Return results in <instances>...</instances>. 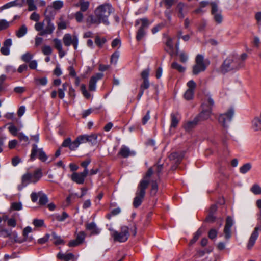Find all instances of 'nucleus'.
Masks as SVG:
<instances>
[{
  "mask_svg": "<svg viewBox=\"0 0 261 261\" xmlns=\"http://www.w3.org/2000/svg\"><path fill=\"white\" fill-rule=\"evenodd\" d=\"M114 11L113 8L109 4L101 5L95 10V16L90 15L87 21L90 24L99 25L103 23L105 25H109L108 17Z\"/></svg>",
  "mask_w": 261,
  "mask_h": 261,
  "instance_id": "obj_1",
  "label": "nucleus"
},
{
  "mask_svg": "<svg viewBox=\"0 0 261 261\" xmlns=\"http://www.w3.org/2000/svg\"><path fill=\"white\" fill-rule=\"evenodd\" d=\"M153 171L152 168H150L143 178L140 181L138 185L137 190L136 193V196L133 201V205L135 207H138L140 206L144 198L145 195V190L147 188L150 181V178L152 175Z\"/></svg>",
  "mask_w": 261,
  "mask_h": 261,
  "instance_id": "obj_2",
  "label": "nucleus"
},
{
  "mask_svg": "<svg viewBox=\"0 0 261 261\" xmlns=\"http://www.w3.org/2000/svg\"><path fill=\"white\" fill-rule=\"evenodd\" d=\"M97 136L95 134L91 135H82L79 136L75 140L71 141L70 138L66 139L62 143V146L68 147L71 150H75L80 145L87 142L95 143L96 141Z\"/></svg>",
  "mask_w": 261,
  "mask_h": 261,
  "instance_id": "obj_3",
  "label": "nucleus"
},
{
  "mask_svg": "<svg viewBox=\"0 0 261 261\" xmlns=\"http://www.w3.org/2000/svg\"><path fill=\"white\" fill-rule=\"evenodd\" d=\"M214 105V101L210 95L206 96V99L201 105L202 111L196 117L198 118L199 121L208 119L212 114V107Z\"/></svg>",
  "mask_w": 261,
  "mask_h": 261,
  "instance_id": "obj_4",
  "label": "nucleus"
},
{
  "mask_svg": "<svg viewBox=\"0 0 261 261\" xmlns=\"http://www.w3.org/2000/svg\"><path fill=\"white\" fill-rule=\"evenodd\" d=\"M244 64L239 62L236 56H231L227 58L223 62L221 70L223 72H227L232 70H238L243 67Z\"/></svg>",
  "mask_w": 261,
  "mask_h": 261,
  "instance_id": "obj_5",
  "label": "nucleus"
},
{
  "mask_svg": "<svg viewBox=\"0 0 261 261\" xmlns=\"http://www.w3.org/2000/svg\"><path fill=\"white\" fill-rule=\"evenodd\" d=\"M109 230L112 231L111 234L115 241L125 242L127 240L129 236V228L126 226H121L120 231H117L112 229Z\"/></svg>",
  "mask_w": 261,
  "mask_h": 261,
  "instance_id": "obj_6",
  "label": "nucleus"
},
{
  "mask_svg": "<svg viewBox=\"0 0 261 261\" xmlns=\"http://www.w3.org/2000/svg\"><path fill=\"white\" fill-rule=\"evenodd\" d=\"M42 176V173L40 169L36 170L33 174L27 173L22 176V184L23 186H26L30 183H36L41 178Z\"/></svg>",
  "mask_w": 261,
  "mask_h": 261,
  "instance_id": "obj_7",
  "label": "nucleus"
},
{
  "mask_svg": "<svg viewBox=\"0 0 261 261\" xmlns=\"http://www.w3.org/2000/svg\"><path fill=\"white\" fill-rule=\"evenodd\" d=\"M37 157L42 162H45L48 156L44 151L42 148H39L37 144H32L30 160L34 161Z\"/></svg>",
  "mask_w": 261,
  "mask_h": 261,
  "instance_id": "obj_8",
  "label": "nucleus"
},
{
  "mask_svg": "<svg viewBox=\"0 0 261 261\" xmlns=\"http://www.w3.org/2000/svg\"><path fill=\"white\" fill-rule=\"evenodd\" d=\"M13 135L18 137L21 142H23L25 144H28L30 141H34L37 143L39 141V135L38 133L27 135L22 132H11Z\"/></svg>",
  "mask_w": 261,
  "mask_h": 261,
  "instance_id": "obj_9",
  "label": "nucleus"
},
{
  "mask_svg": "<svg viewBox=\"0 0 261 261\" xmlns=\"http://www.w3.org/2000/svg\"><path fill=\"white\" fill-rule=\"evenodd\" d=\"M234 114V109L232 108H230L227 112L219 116L218 118V121L219 123L224 128H227L228 126V124L232 120Z\"/></svg>",
  "mask_w": 261,
  "mask_h": 261,
  "instance_id": "obj_10",
  "label": "nucleus"
},
{
  "mask_svg": "<svg viewBox=\"0 0 261 261\" xmlns=\"http://www.w3.org/2000/svg\"><path fill=\"white\" fill-rule=\"evenodd\" d=\"M258 223L256 226L255 227L254 231L251 234V236L249 239L247 248L248 249H250L254 245L256 239L258 237V231H261V211H260L258 216Z\"/></svg>",
  "mask_w": 261,
  "mask_h": 261,
  "instance_id": "obj_11",
  "label": "nucleus"
},
{
  "mask_svg": "<svg viewBox=\"0 0 261 261\" xmlns=\"http://www.w3.org/2000/svg\"><path fill=\"white\" fill-rule=\"evenodd\" d=\"M195 62L196 64L193 67V73L197 75L200 72L204 71L206 66L204 63V57L201 55H198L196 56Z\"/></svg>",
  "mask_w": 261,
  "mask_h": 261,
  "instance_id": "obj_12",
  "label": "nucleus"
},
{
  "mask_svg": "<svg viewBox=\"0 0 261 261\" xmlns=\"http://www.w3.org/2000/svg\"><path fill=\"white\" fill-rule=\"evenodd\" d=\"M63 41L66 46H69L72 44L75 49L77 48L79 39L76 35L71 36L70 34H65L63 36Z\"/></svg>",
  "mask_w": 261,
  "mask_h": 261,
  "instance_id": "obj_13",
  "label": "nucleus"
},
{
  "mask_svg": "<svg viewBox=\"0 0 261 261\" xmlns=\"http://www.w3.org/2000/svg\"><path fill=\"white\" fill-rule=\"evenodd\" d=\"M189 8L190 6L186 3L182 2L178 3L175 8L178 17L184 18L185 15L188 13Z\"/></svg>",
  "mask_w": 261,
  "mask_h": 261,
  "instance_id": "obj_14",
  "label": "nucleus"
},
{
  "mask_svg": "<svg viewBox=\"0 0 261 261\" xmlns=\"http://www.w3.org/2000/svg\"><path fill=\"white\" fill-rule=\"evenodd\" d=\"M88 170H84L82 172H74L71 176L72 181L77 184H83L85 181V179L88 174Z\"/></svg>",
  "mask_w": 261,
  "mask_h": 261,
  "instance_id": "obj_15",
  "label": "nucleus"
},
{
  "mask_svg": "<svg viewBox=\"0 0 261 261\" xmlns=\"http://www.w3.org/2000/svg\"><path fill=\"white\" fill-rule=\"evenodd\" d=\"M211 4L212 5L211 13L214 16L215 21L218 23H221L223 20L221 11L218 9L216 3L212 2Z\"/></svg>",
  "mask_w": 261,
  "mask_h": 261,
  "instance_id": "obj_16",
  "label": "nucleus"
},
{
  "mask_svg": "<svg viewBox=\"0 0 261 261\" xmlns=\"http://www.w3.org/2000/svg\"><path fill=\"white\" fill-rule=\"evenodd\" d=\"M232 219L228 217L226 219V224L224 229V233L226 239H229L231 237V227L233 225Z\"/></svg>",
  "mask_w": 261,
  "mask_h": 261,
  "instance_id": "obj_17",
  "label": "nucleus"
},
{
  "mask_svg": "<svg viewBox=\"0 0 261 261\" xmlns=\"http://www.w3.org/2000/svg\"><path fill=\"white\" fill-rule=\"evenodd\" d=\"M103 75V74L102 73H98L91 77L89 84V90L92 91H94L96 90L97 81L98 80L101 79Z\"/></svg>",
  "mask_w": 261,
  "mask_h": 261,
  "instance_id": "obj_18",
  "label": "nucleus"
},
{
  "mask_svg": "<svg viewBox=\"0 0 261 261\" xmlns=\"http://www.w3.org/2000/svg\"><path fill=\"white\" fill-rule=\"evenodd\" d=\"M118 154L124 158H126L129 156H134L136 152L131 150L129 148L125 145H122L120 148Z\"/></svg>",
  "mask_w": 261,
  "mask_h": 261,
  "instance_id": "obj_19",
  "label": "nucleus"
},
{
  "mask_svg": "<svg viewBox=\"0 0 261 261\" xmlns=\"http://www.w3.org/2000/svg\"><path fill=\"white\" fill-rule=\"evenodd\" d=\"M47 24L46 27L44 30L39 33V35L40 36H43L45 34H50L54 32L55 29V25L54 23L51 22L50 18H47Z\"/></svg>",
  "mask_w": 261,
  "mask_h": 261,
  "instance_id": "obj_20",
  "label": "nucleus"
},
{
  "mask_svg": "<svg viewBox=\"0 0 261 261\" xmlns=\"http://www.w3.org/2000/svg\"><path fill=\"white\" fill-rule=\"evenodd\" d=\"M180 115L177 112L172 113L171 114V122L170 124V128L171 129H175L177 126L179 120H180Z\"/></svg>",
  "mask_w": 261,
  "mask_h": 261,
  "instance_id": "obj_21",
  "label": "nucleus"
},
{
  "mask_svg": "<svg viewBox=\"0 0 261 261\" xmlns=\"http://www.w3.org/2000/svg\"><path fill=\"white\" fill-rule=\"evenodd\" d=\"M208 1H201L199 4V7L192 12V13L198 15H202L206 12L204 9L205 7H206L208 4Z\"/></svg>",
  "mask_w": 261,
  "mask_h": 261,
  "instance_id": "obj_22",
  "label": "nucleus"
},
{
  "mask_svg": "<svg viewBox=\"0 0 261 261\" xmlns=\"http://www.w3.org/2000/svg\"><path fill=\"white\" fill-rule=\"evenodd\" d=\"M86 227L88 230L91 232V234H98L100 232V229L97 227L94 222L87 223L86 225Z\"/></svg>",
  "mask_w": 261,
  "mask_h": 261,
  "instance_id": "obj_23",
  "label": "nucleus"
},
{
  "mask_svg": "<svg viewBox=\"0 0 261 261\" xmlns=\"http://www.w3.org/2000/svg\"><path fill=\"white\" fill-rule=\"evenodd\" d=\"M199 122L198 118L195 117L194 120L186 122L184 125V128L185 129H191L194 128Z\"/></svg>",
  "mask_w": 261,
  "mask_h": 261,
  "instance_id": "obj_24",
  "label": "nucleus"
},
{
  "mask_svg": "<svg viewBox=\"0 0 261 261\" xmlns=\"http://www.w3.org/2000/svg\"><path fill=\"white\" fill-rule=\"evenodd\" d=\"M149 22L147 18H143L136 20L135 22V25H141L139 29H142L145 30L149 25Z\"/></svg>",
  "mask_w": 261,
  "mask_h": 261,
  "instance_id": "obj_25",
  "label": "nucleus"
},
{
  "mask_svg": "<svg viewBox=\"0 0 261 261\" xmlns=\"http://www.w3.org/2000/svg\"><path fill=\"white\" fill-rule=\"evenodd\" d=\"M169 159L175 163H178L182 160L183 155L178 152H173L169 156Z\"/></svg>",
  "mask_w": 261,
  "mask_h": 261,
  "instance_id": "obj_26",
  "label": "nucleus"
},
{
  "mask_svg": "<svg viewBox=\"0 0 261 261\" xmlns=\"http://www.w3.org/2000/svg\"><path fill=\"white\" fill-rule=\"evenodd\" d=\"M28 29L25 25H22L16 32V35L18 38H21L27 34Z\"/></svg>",
  "mask_w": 261,
  "mask_h": 261,
  "instance_id": "obj_27",
  "label": "nucleus"
},
{
  "mask_svg": "<svg viewBox=\"0 0 261 261\" xmlns=\"http://www.w3.org/2000/svg\"><path fill=\"white\" fill-rule=\"evenodd\" d=\"M57 257L60 259H62L65 261H69L73 258L74 255L71 253H69L67 254L59 253L57 255Z\"/></svg>",
  "mask_w": 261,
  "mask_h": 261,
  "instance_id": "obj_28",
  "label": "nucleus"
},
{
  "mask_svg": "<svg viewBox=\"0 0 261 261\" xmlns=\"http://www.w3.org/2000/svg\"><path fill=\"white\" fill-rule=\"evenodd\" d=\"M39 200V203L40 205H45L48 202V198L47 195L44 194L42 191L38 192Z\"/></svg>",
  "mask_w": 261,
  "mask_h": 261,
  "instance_id": "obj_29",
  "label": "nucleus"
},
{
  "mask_svg": "<svg viewBox=\"0 0 261 261\" xmlns=\"http://www.w3.org/2000/svg\"><path fill=\"white\" fill-rule=\"evenodd\" d=\"M25 2L28 5V10L29 11H33L37 9L34 0H26Z\"/></svg>",
  "mask_w": 261,
  "mask_h": 261,
  "instance_id": "obj_30",
  "label": "nucleus"
},
{
  "mask_svg": "<svg viewBox=\"0 0 261 261\" xmlns=\"http://www.w3.org/2000/svg\"><path fill=\"white\" fill-rule=\"evenodd\" d=\"M252 127L256 130H261V119L255 118L252 121Z\"/></svg>",
  "mask_w": 261,
  "mask_h": 261,
  "instance_id": "obj_31",
  "label": "nucleus"
},
{
  "mask_svg": "<svg viewBox=\"0 0 261 261\" xmlns=\"http://www.w3.org/2000/svg\"><path fill=\"white\" fill-rule=\"evenodd\" d=\"M52 238L54 241V243L56 245H59L61 244H64V242L60 236H58L56 233H52Z\"/></svg>",
  "mask_w": 261,
  "mask_h": 261,
  "instance_id": "obj_32",
  "label": "nucleus"
},
{
  "mask_svg": "<svg viewBox=\"0 0 261 261\" xmlns=\"http://www.w3.org/2000/svg\"><path fill=\"white\" fill-rule=\"evenodd\" d=\"M252 165L250 163H246L240 168V172L242 174H245L251 168Z\"/></svg>",
  "mask_w": 261,
  "mask_h": 261,
  "instance_id": "obj_33",
  "label": "nucleus"
},
{
  "mask_svg": "<svg viewBox=\"0 0 261 261\" xmlns=\"http://www.w3.org/2000/svg\"><path fill=\"white\" fill-rule=\"evenodd\" d=\"M106 42L107 39L104 37L101 38L98 36L95 37V43L99 47H101Z\"/></svg>",
  "mask_w": 261,
  "mask_h": 261,
  "instance_id": "obj_34",
  "label": "nucleus"
},
{
  "mask_svg": "<svg viewBox=\"0 0 261 261\" xmlns=\"http://www.w3.org/2000/svg\"><path fill=\"white\" fill-rule=\"evenodd\" d=\"M68 217V214L65 212H63L61 215L58 214L55 216V219L60 222L64 221Z\"/></svg>",
  "mask_w": 261,
  "mask_h": 261,
  "instance_id": "obj_35",
  "label": "nucleus"
},
{
  "mask_svg": "<svg viewBox=\"0 0 261 261\" xmlns=\"http://www.w3.org/2000/svg\"><path fill=\"white\" fill-rule=\"evenodd\" d=\"M53 41L54 42L55 47L58 50L59 53L61 55L62 48L61 41L57 38H56L54 39Z\"/></svg>",
  "mask_w": 261,
  "mask_h": 261,
  "instance_id": "obj_36",
  "label": "nucleus"
},
{
  "mask_svg": "<svg viewBox=\"0 0 261 261\" xmlns=\"http://www.w3.org/2000/svg\"><path fill=\"white\" fill-rule=\"evenodd\" d=\"M171 67L174 69L177 70L180 72H183L185 70V68L182 66L181 65L179 64L177 62H173L171 64Z\"/></svg>",
  "mask_w": 261,
  "mask_h": 261,
  "instance_id": "obj_37",
  "label": "nucleus"
},
{
  "mask_svg": "<svg viewBox=\"0 0 261 261\" xmlns=\"http://www.w3.org/2000/svg\"><path fill=\"white\" fill-rule=\"evenodd\" d=\"M250 190L255 195L261 194V187L258 184L253 185L251 188Z\"/></svg>",
  "mask_w": 261,
  "mask_h": 261,
  "instance_id": "obj_38",
  "label": "nucleus"
},
{
  "mask_svg": "<svg viewBox=\"0 0 261 261\" xmlns=\"http://www.w3.org/2000/svg\"><path fill=\"white\" fill-rule=\"evenodd\" d=\"M11 22L5 19H0V31L9 27Z\"/></svg>",
  "mask_w": 261,
  "mask_h": 261,
  "instance_id": "obj_39",
  "label": "nucleus"
},
{
  "mask_svg": "<svg viewBox=\"0 0 261 261\" xmlns=\"http://www.w3.org/2000/svg\"><path fill=\"white\" fill-rule=\"evenodd\" d=\"M33 55L29 52H27L24 54L22 55L21 59L25 62H29L33 58Z\"/></svg>",
  "mask_w": 261,
  "mask_h": 261,
  "instance_id": "obj_40",
  "label": "nucleus"
},
{
  "mask_svg": "<svg viewBox=\"0 0 261 261\" xmlns=\"http://www.w3.org/2000/svg\"><path fill=\"white\" fill-rule=\"evenodd\" d=\"M202 234V230L200 229H199L194 234L193 238L190 241V245H192L194 243H195L197 240L198 239L199 237Z\"/></svg>",
  "mask_w": 261,
  "mask_h": 261,
  "instance_id": "obj_41",
  "label": "nucleus"
},
{
  "mask_svg": "<svg viewBox=\"0 0 261 261\" xmlns=\"http://www.w3.org/2000/svg\"><path fill=\"white\" fill-rule=\"evenodd\" d=\"M194 95V91L187 90L184 94V97L186 100H189L193 98Z\"/></svg>",
  "mask_w": 261,
  "mask_h": 261,
  "instance_id": "obj_42",
  "label": "nucleus"
},
{
  "mask_svg": "<svg viewBox=\"0 0 261 261\" xmlns=\"http://www.w3.org/2000/svg\"><path fill=\"white\" fill-rule=\"evenodd\" d=\"M13 7H21L25 3V0H14L11 1Z\"/></svg>",
  "mask_w": 261,
  "mask_h": 261,
  "instance_id": "obj_43",
  "label": "nucleus"
},
{
  "mask_svg": "<svg viewBox=\"0 0 261 261\" xmlns=\"http://www.w3.org/2000/svg\"><path fill=\"white\" fill-rule=\"evenodd\" d=\"M52 6L55 9H60L63 6V2L62 1H54L53 3Z\"/></svg>",
  "mask_w": 261,
  "mask_h": 261,
  "instance_id": "obj_44",
  "label": "nucleus"
},
{
  "mask_svg": "<svg viewBox=\"0 0 261 261\" xmlns=\"http://www.w3.org/2000/svg\"><path fill=\"white\" fill-rule=\"evenodd\" d=\"M81 90L82 94L84 97L87 99L91 97V94L87 91L86 86L85 85H82L81 86Z\"/></svg>",
  "mask_w": 261,
  "mask_h": 261,
  "instance_id": "obj_45",
  "label": "nucleus"
},
{
  "mask_svg": "<svg viewBox=\"0 0 261 261\" xmlns=\"http://www.w3.org/2000/svg\"><path fill=\"white\" fill-rule=\"evenodd\" d=\"M11 231L8 230L7 229H2L0 230V236L7 238V237H11Z\"/></svg>",
  "mask_w": 261,
  "mask_h": 261,
  "instance_id": "obj_46",
  "label": "nucleus"
},
{
  "mask_svg": "<svg viewBox=\"0 0 261 261\" xmlns=\"http://www.w3.org/2000/svg\"><path fill=\"white\" fill-rule=\"evenodd\" d=\"M145 31L142 29H139L136 36L137 40L138 41L141 40L145 36Z\"/></svg>",
  "mask_w": 261,
  "mask_h": 261,
  "instance_id": "obj_47",
  "label": "nucleus"
},
{
  "mask_svg": "<svg viewBox=\"0 0 261 261\" xmlns=\"http://www.w3.org/2000/svg\"><path fill=\"white\" fill-rule=\"evenodd\" d=\"M35 81L37 84H40L43 86L46 85L47 83V79L46 77L40 79H35Z\"/></svg>",
  "mask_w": 261,
  "mask_h": 261,
  "instance_id": "obj_48",
  "label": "nucleus"
},
{
  "mask_svg": "<svg viewBox=\"0 0 261 261\" xmlns=\"http://www.w3.org/2000/svg\"><path fill=\"white\" fill-rule=\"evenodd\" d=\"M158 185L155 181H152L151 183V194L154 195L158 191Z\"/></svg>",
  "mask_w": 261,
  "mask_h": 261,
  "instance_id": "obj_49",
  "label": "nucleus"
},
{
  "mask_svg": "<svg viewBox=\"0 0 261 261\" xmlns=\"http://www.w3.org/2000/svg\"><path fill=\"white\" fill-rule=\"evenodd\" d=\"M180 61L182 63H186L188 60V56L184 52L179 54Z\"/></svg>",
  "mask_w": 261,
  "mask_h": 261,
  "instance_id": "obj_50",
  "label": "nucleus"
},
{
  "mask_svg": "<svg viewBox=\"0 0 261 261\" xmlns=\"http://www.w3.org/2000/svg\"><path fill=\"white\" fill-rule=\"evenodd\" d=\"M12 208L16 211H19L22 208V205L21 202H14L12 204Z\"/></svg>",
  "mask_w": 261,
  "mask_h": 261,
  "instance_id": "obj_51",
  "label": "nucleus"
},
{
  "mask_svg": "<svg viewBox=\"0 0 261 261\" xmlns=\"http://www.w3.org/2000/svg\"><path fill=\"white\" fill-rule=\"evenodd\" d=\"M42 52L45 55H50L52 53V49L49 46H44L42 48Z\"/></svg>",
  "mask_w": 261,
  "mask_h": 261,
  "instance_id": "obj_52",
  "label": "nucleus"
},
{
  "mask_svg": "<svg viewBox=\"0 0 261 261\" xmlns=\"http://www.w3.org/2000/svg\"><path fill=\"white\" fill-rule=\"evenodd\" d=\"M89 2H83L81 3L80 4L81 11H82V12L86 11L88 9V7H89Z\"/></svg>",
  "mask_w": 261,
  "mask_h": 261,
  "instance_id": "obj_53",
  "label": "nucleus"
},
{
  "mask_svg": "<svg viewBox=\"0 0 261 261\" xmlns=\"http://www.w3.org/2000/svg\"><path fill=\"white\" fill-rule=\"evenodd\" d=\"M119 57L118 52H115L111 56V62L112 63L116 64Z\"/></svg>",
  "mask_w": 261,
  "mask_h": 261,
  "instance_id": "obj_54",
  "label": "nucleus"
},
{
  "mask_svg": "<svg viewBox=\"0 0 261 261\" xmlns=\"http://www.w3.org/2000/svg\"><path fill=\"white\" fill-rule=\"evenodd\" d=\"M149 72L150 70L149 68L146 69L142 71L141 73V77L143 79V80H148Z\"/></svg>",
  "mask_w": 261,
  "mask_h": 261,
  "instance_id": "obj_55",
  "label": "nucleus"
},
{
  "mask_svg": "<svg viewBox=\"0 0 261 261\" xmlns=\"http://www.w3.org/2000/svg\"><path fill=\"white\" fill-rule=\"evenodd\" d=\"M30 18L32 20L38 22L40 19V15L36 12H33L30 15Z\"/></svg>",
  "mask_w": 261,
  "mask_h": 261,
  "instance_id": "obj_56",
  "label": "nucleus"
},
{
  "mask_svg": "<svg viewBox=\"0 0 261 261\" xmlns=\"http://www.w3.org/2000/svg\"><path fill=\"white\" fill-rule=\"evenodd\" d=\"M85 238V234L84 232H80L76 237V240L80 242V243H82Z\"/></svg>",
  "mask_w": 261,
  "mask_h": 261,
  "instance_id": "obj_57",
  "label": "nucleus"
},
{
  "mask_svg": "<svg viewBox=\"0 0 261 261\" xmlns=\"http://www.w3.org/2000/svg\"><path fill=\"white\" fill-rule=\"evenodd\" d=\"M33 224L36 227H41L44 224V221L41 219H34L33 222Z\"/></svg>",
  "mask_w": 261,
  "mask_h": 261,
  "instance_id": "obj_58",
  "label": "nucleus"
},
{
  "mask_svg": "<svg viewBox=\"0 0 261 261\" xmlns=\"http://www.w3.org/2000/svg\"><path fill=\"white\" fill-rule=\"evenodd\" d=\"M187 86L188 87V90H194L196 87V83L193 80H190L189 81L187 84Z\"/></svg>",
  "mask_w": 261,
  "mask_h": 261,
  "instance_id": "obj_59",
  "label": "nucleus"
},
{
  "mask_svg": "<svg viewBox=\"0 0 261 261\" xmlns=\"http://www.w3.org/2000/svg\"><path fill=\"white\" fill-rule=\"evenodd\" d=\"M150 111H148L147 112V113L146 115L143 117L142 118V124L143 125H145L146 124V123L148 122V121L150 119Z\"/></svg>",
  "mask_w": 261,
  "mask_h": 261,
  "instance_id": "obj_60",
  "label": "nucleus"
},
{
  "mask_svg": "<svg viewBox=\"0 0 261 261\" xmlns=\"http://www.w3.org/2000/svg\"><path fill=\"white\" fill-rule=\"evenodd\" d=\"M1 52L3 55L8 56L10 54V48L3 45L1 48Z\"/></svg>",
  "mask_w": 261,
  "mask_h": 261,
  "instance_id": "obj_61",
  "label": "nucleus"
},
{
  "mask_svg": "<svg viewBox=\"0 0 261 261\" xmlns=\"http://www.w3.org/2000/svg\"><path fill=\"white\" fill-rule=\"evenodd\" d=\"M49 238V235L48 234H46L43 238L39 239L38 240V242L41 244H44L45 243H46V242L48 241Z\"/></svg>",
  "mask_w": 261,
  "mask_h": 261,
  "instance_id": "obj_62",
  "label": "nucleus"
},
{
  "mask_svg": "<svg viewBox=\"0 0 261 261\" xmlns=\"http://www.w3.org/2000/svg\"><path fill=\"white\" fill-rule=\"evenodd\" d=\"M76 21L79 22H81L83 19V15L81 11L77 12L75 14Z\"/></svg>",
  "mask_w": 261,
  "mask_h": 261,
  "instance_id": "obj_63",
  "label": "nucleus"
},
{
  "mask_svg": "<svg viewBox=\"0 0 261 261\" xmlns=\"http://www.w3.org/2000/svg\"><path fill=\"white\" fill-rule=\"evenodd\" d=\"M149 87V80H143V82L141 85L140 89L141 90H142V89L144 90V89L148 88Z\"/></svg>",
  "mask_w": 261,
  "mask_h": 261,
  "instance_id": "obj_64",
  "label": "nucleus"
}]
</instances>
